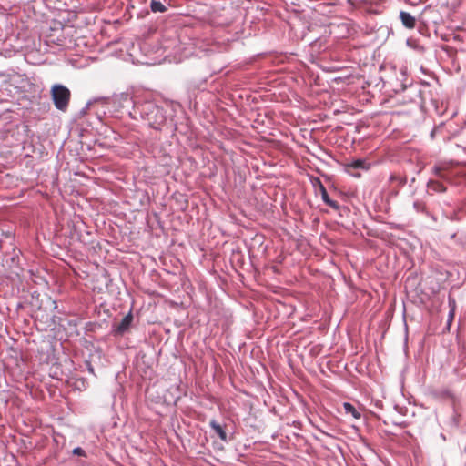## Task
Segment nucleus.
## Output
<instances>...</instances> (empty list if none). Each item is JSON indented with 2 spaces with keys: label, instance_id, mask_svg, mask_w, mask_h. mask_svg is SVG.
<instances>
[{
  "label": "nucleus",
  "instance_id": "obj_15",
  "mask_svg": "<svg viewBox=\"0 0 466 466\" xmlns=\"http://www.w3.org/2000/svg\"><path fill=\"white\" fill-rule=\"evenodd\" d=\"M73 454L77 456L86 457V453L81 447H76L73 450Z\"/></svg>",
  "mask_w": 466,
  "mask_h": 466
},
{
  "label": "nucleus",
  "instance_id": "obj_2",
  "mask_svg": "<svg viewBox=\"0 0 466 466\" xmlns=\"http://www.w3.org/2000/svg\"><path fill=\"white\" fill-rule=\"evenodd\" d=\"M51 96L56 109L65 111L70 100V90L62 84H55L51 88Z\"/></svg>",
  "mask_w": 466,
  "mask_h": 466
},
{
  "label": "nucleus",
  "instance_id": "obj_9",
  "mask_svg": "<svg viewBox=\"0 0 466 466\" xmlns=\"http://www.w3.org/2000/svg\"><path fill=\"white\" fill-rule=\"evenodd\" d=\"M404 91L409 95L410 101L415 102L417 97L420 96V89L417 86H405Z\"/></svg>",
  "mask_w": 466,
  "mask_h": 466
},
{
  "label": "nucleus",
  "instance_id": "obj_11",
  "mask_svg": "<svg viewBox=\"0 0 466 466\" xmlns=\"http://www.w3.org/2000/svg\"><path fill=\"white\" fill-rule=\"evenodd\" d=\"M343 409L347 414H350L355 419H360L361 417V413L350 402H344Z\"/></svg>",
  "mask_w": 466,
  "mask_h": 466
},
{
  "label": "nucleus",
  "instance_id": "obj_8",
  "mask_svg": "<svg viewBox=\"0 0 466 466\" xmlns=\"http://www.w3.org/2000/svg\"><path fill=\"white\" fill-rule=\"evenodd\" d=\"M347 168L368 170L370 168V163L365 159H355L347 164Z\"/></svg>",
  "mask_w": 466,
  "mask_h": 466
},
{
  "label": "nucleus",
  "instance_id": "obj_7",
  "mask_svg": "<svg viewBox=\"0 0 466 466\" xmlns=\"http://www.w3.org/2000/svg\"><path fill=\"white\" fill-rule=\"evenodd\" d=\"M209 426L218 434V436L220 438L221 441H223L224 442H228L230 441V439L228 437L223 427L219 423H218L215 420H212L209 422Z\"/></svg>",
  "mask_w": 466,
  "mask_h": 466
},
{
  "label": "nucleus",
  "instance_id": "obj_5",
  "mask_svg": "<svg viewBox=\"0 0 466 466\" xmlns=\"http://www.w3.org/2000/svg\"><path fill=\"white\" fill-rule=\"evenodd\" d=\"M317 182H318V185H319V191H320L321 198H322L323 202H324L326 205H328L329 207H330V208H334V209H339V206L338 202H337V201H335V200H332V199L329 198V194H328V192H327V190H326L325 187L322 185V183L320 182V180H319V179H317Z\"/></svg>",
  "mask_w": 466,
  "mask_h": 466
},
{
  "label": "nucleus",
  "instance_id": "obj_19",
  "mask_svg": "<svg viewBox=\"0 0 466 466\" xmlns=\"http://www.w3.org/2000/svg\"><path fill=\"white\" fill-rule=\"evenodd\" d=\"M92 103H93L92 101L87 102L86 107H89L92 105Z\"/></svg>",
  "mask_w": 466,
  "mask_h": 466
},
{
  "label": "nucleus",
  "instance_id": "obj_13",
  "mask_svg": "<svg viewBox=\"0 0 466 466\" xmlns=\"http://www.w3.org/2000/svg\"><path fill=\"white\" fill-rule=\"evenodd\" d=\"M433 174L441 179L449 180L448 177L443 173L441 167L435 166L432 169Z\"/></svg>",
  "mask_w": 466,
  "mask_h": 466
},
{
  "label": "nucleus",
  "instance_id": "obj_14",
  "mask_svg": "<svg viewBox=\"0 0 466 466\" xmlns=\"http://www.w3.org/2000/svg\"><path fill=\"white\" fill-rule=\"evenodd\" d=\"M390 181H398L399 182V185L400 186H403L406 184V178L405 177H398L394 175H391L390 177Z\"/></svg>",
  "mask_w": 466,
  "mask_h": 466
},
{
  "label": "nucleus",
  "instance_id": "obj_3",
  "mask_svg": "<svg viewBox=\"0 0 466 466\" xmlns=\"http://www.w3.org/2000/svg\"><path fill=\"white\" fill-rule=\"evenodd\" d=\"M113 103L119 108H126L132 105V96L128 92H122L113 96Z\"/></svg>",
  "mask_w": 466,
  "mask_h": 466
},
{
  "label": "nucleus",
  "instance_id": "obj_20",
  "mask_svg": "<svg viewBox=\"0 0 466 466\" xmlns=\"http://www.w3.org/2000/svg\"><path fill=\"white\" fill-rule=\"evenodd\" d=\"M102 100L104 101V100H106V99H105V98H98V99H96L94 102H96V101H102Z\"/></svg>",
  "mask_w": 466,
  "mask_h": 466
},
{
  "label": "nucleus",
  "instance_id": "obj_6",
  "mask_svg": "<svg viewBox=\"0 0 466 466\" xmlns=\"http://www.w3.org/2000/svg\"><path fill=\"white\" fill-rule=\"evenodd\" d=\"M400 19L402 25L409 29H413L416 25V19L410 13L405 11L400 12Z\"/></svg>",
  "mask_w": 466,
  "mask_h": 466
},
{
  "label": "nucleus",
  "instance_id": "obj_4",
  "mask_svg": "<svg viewBox=\"0 0 466 466\" xmlns=\"http://www.w3.org/2000/svg\"><path fill=\"white\" fill-rule=\"evenodd\" d=\"M133 321V315L131 311L127 314L121 321L117 324V326L115 328L114 332L117 335H123L125 332H127Z\"/></svg>",
  "mask_w": 466,
  "mask_h": 466
},
{
  "label": "nucleus",
  "instance_id": "obj_12",
  "mask_svg": "<svg viewBox=\"0 0 466 466\" xmlns=\"http://www.w3.org/2000/svg\"><path fill=\"white\" fill-rule=\"evenodd\" d=\"M150 9L154 13H164L167 11V7L158 0H151Z\"/></svg>",
  "mask_w": 466,
  "mask_h": 466
},
{
  "label": "nucleus",
  "instance_id": "obj_16",
  "mask_svg": "<svg viewBox=\"0 0 466 466\" xmlns=\"http://www.w3.org/2000/svg\"><path fill=\"white\" fill-rule=\"evenodd\" d=\"M413 207L418 212L422 211L424 208L423 204L420 201H415Z\"/></svg>",
  "mask_w": 466,
  "mask_h": 466
},
{
  "label": "nucleus",
  "instance_id": "obj_1",
  "mask_svg": "<svg viewBox=\"0 0 466 466\" xmlns=\"http://www.w3.org/2000/svg\"><path fill=\"white\" fill-rule=\"evenodd\" d=\"M140 114L141 117L154 129H161V127L166 122L163 108L151 102L142 105Z\"/></svg>",
  "mask_w": 466,
  "mask_h": 466
},
{
  "label": "nucleus",
  "instance_id": "obj_10",
  "mask_svg": "<svg viewBox=\"0 0 466 466\" xmlns=\"http://www.w3.org/2000/svg\"><path fill=\"white\" fill-rule=\"evenodd\" d=\"M427 187L434 192H445L446 187L444 185L437 180L430 179L427 183Z\"/></svg>",
  "mask_w": 466,
  "mask_h": 466
},
{
  "label": "nucleus",
  "instance_id": "obj_17",
  "mask_svg": "<svg viewBox=\"0 0 466 466\" xmlns=\"http://www.w3.org/2000/svg\"><path fill=\"white\" fill-rule=\"evenodd\" d=\"M453 319V312L451 311L450 314H449V322H451Z\"/></svg>",
  "mask_w": 466,
  "mask_h": 466
},
{
  "label": "nucleus",
  "instance_id": "obj_21",
  "mask_svg": "<svg viewBox=\"0 0 466 466\" xmlns=\"http://www.w3.org/2000/svg\"><path fill=\"white\" fill-rule=\"evenodd\" d=\"M89 371H90V372H93V368H91V367H90V368H89Z\"/></svg>",
  "mask_w": 466,
  "mask_h": 466
},
{
  "label": "nucleus",
  "instance_id": "obj_18",
  "mask_svg": "<svg viewBox=\"0 0 466 466\" xmlns=\"http://www.w3.org/2000/svg\"><path fill=\"white\" fill-rule=\"evenodd\" d=\"M350 174H351V176L356 177H360V173H350Z\"/></svg>",
  "mask_w": 466,
  "mask_h": 466
}]
</instances>
